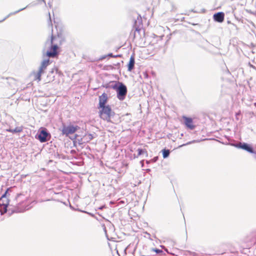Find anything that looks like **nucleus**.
Segmentation results:
<instances>
[{
    "label": "nucleus",
    "mask_w": 256,
    "mask_h": 256,
    "mask_svg": "<svg viewBox=\"0 0 256 256\" xmlns=\"http://www.w3.org/2000/svg\"><path fill=\"white\" fill-rule=\"evenodd\" d=\"M255 105L256 106V103H255Z\"/></svg>",
    "instance_id": "31"
},
{
    "label": "nucleus",
    "mask_w": 256,
    "mask_h": 256,
    "mask_svg": "<svg viewBox=\"0 0 256 256\" xmlns=\"http://www.w3.org/2000/svg\"><path fill=\"white\" fill-rule=\"evenodd\" d=\"M108 56H110V57L116 58L118 56H120V55L113 56L112 54L110 53L108 54Z\"/></svg>",
    "instance_id": "24"
},
{
    "label": "nucleus",
    "mask_w": 256,
    "mask_h": 256,
    "mask_svg": "<svg viewBox=\"0 0 256 256\" xmlns=\"http://www.w3.org/2000/svg\"><path fill=\"white\" fill-rule=\"evenodd\" d=\"M197 141L196 140H194L192 141H190V142H188L187 143L185 144H183L182 145L180 146H186V145H188V144H193V143H194L196 142Z\"/></svg>",
    "instance_id": "23"
},
{
    "label": "nucleus",
    "mask_w": 256,
    "mask_h": 256,
    "mask_svg": "<svg viewBox=\"0 0 256 256\" xmlns=\"http://www.w3.org/2000/svg\"><path fill=\"white\" fill-rule=\"evenodd\" d=\"M8 190L9 189H8L0 198V205L2 206L0 209V212L2 214L6 213L7 211V207L9 204V200L8 198Z\"/></svg>",
    "instance_id": "5"
},
{
    "label": "nucleus",
    "mask_w": 256,
    "mask_h": 256,
    "mask_svg": "<svg viewBox=\"0 0 256 256\" xmlns=\"http://www.w3.org/2000/svg\"><path fill=\"white\" fill-rule=\"evenodd\" d=\"M26 200V198H24V196L22 194H19L16 198V200L18 202H20L21 201H24Z\"/></svg>",
    "instance_id": "18"
},
{
    "label": "nucleus",
    "mask_w": 256,
    "mask_h": 256,
    "mask_svg": "<svg viewBox=\"0 0 256 256\" xmlns=\"http://www.w3.org/2000/svg\"><path fill=\"white\" fill-rule=\"evenodd\" d=\"M25 8H22L20 10H18V11H16V12H14L13 13H12V14H10L8 16L5 18H4L3 20H0V22H2L4 21L5 20H6L8 17V16H10V14H16L17 12H20V11H21V10H24Z\"/></svg>",
    "instance_id": "19"
},
{
    "label": "nucleus",
    "mask_w": 256,
    "mask_h": 256,
    "mask_svg": "<svg viewBox=\"0 0 256 256\" xmlns=\"http://www.w3.org/2000/svg\"><path fill=\"white\" fill-rule=\"evenodd\" d=\"M93 138H94V136L92 134H85V136H84V138H83V140L84 138H86V142H88L92 140Z\"/></svg>",
    "instance_id": "17"
},
{
    "label": "nucleus",
    "mask_w": 256,
    "mask_h": 256,
    "mask_svg": "<svg viewBox=\"0 0 256 256\" xmlns=\"http://www.w3.org/2000/svg\"><path fill=\"white\" fill-rule=\"evenodd\" d=\"M22 128L21 127H17L16 128L14 129H6V130L7 132H11L12 133H16V132H22Z\"/></svg>",
    "instance_id": "15"
},
{
    "label": "nucleus",
    "mask_w": 256,
    "mask_h": 256,
    "mask_svg": "<svg viewBox=\"0 0 256 256\" xmlns=\"http://www.w3.org/2000/svg\"><path fill=\"white\" fill-rule=\"evenodd\" d=\"M80 129V127L76 124H70L66 126H65V136L69 137L73 141L74 144L76 143L82 144L86 142L85 141H83V138L81 136L75 134Z\"/></svg>",
    "instance_id": "1"
},
{
    "label": "nucleus",
    "mask_w": 256,
    "mask_h": 256,
    "mask_svg": "<svg viewBox=\"0 0 256 256\" xmlns=\"http://www.w3.org/2000/svg\"><path fill=\"white\" fill-rule=\"evenodd\" d=\"M105 208V206H100V208H98V209L100 210H102L104 208Z\"/></svg>",
    "instance_id": "27"
},
{
    "label": "nucleus",
    "mask_w": 256,
    "mask_h": 256,
    "mask_svg": "<svg viewBox=\"0 0 256 256\" xmlns=\"http://www.w3.org/2000/svg\"><path fill=\"white\" fill-rule=\"evenodd\" d=\"M98 114L100 118L107 122H111V119L115 115V112L112 110L110 105H107L104 107L100 108Z\"/></svg>",
    "instance_id": "3"
},
{
    "label": "nucleus",
    "mask_w": 256,
    "mask_h": 256,
    "mask_svg": "<svg viewBox=\"0 0 256 256\" xmlns=\"http://www.w3.org/2000/svg\"><path fill=\"white\" fill-rule=\"evenodd\" d=\"M162 153L164 158H166L169 156L170 150H169L164 149L162 150Z\"/></svg>",
    "instance_id": "16"
},
{
    "label": "nucleus",
    "mask_w": 256,
    "mask_h": 256,
    "mask_svg": "<svg viewBox=\"0 0 256 256\" xmlns=\"http://www.w3.org/2000/svg\"><path fill=\"white\" fill-rule=\"evenodd\" d=\"M158 160V156H155L151 160H149V161H146V163L147 164H148L150 162H156Z\"/></svg>",
    "instance_id": "21"
},
{
    "label": "nucleus",
    "mask_w": 256,
    "mask_h": 256,
    "mask_svg": "<svg viewBox=\"0 0 256 256\" xmlns=\"http://www.w3.org/2000/svg\"><path fill=\"white\" fill-rule=\"evenodd\" d=\"M138 156H140L144 153L147 154V152L145 150H142V148H138Z\"/></svg>",
    "instance_id": "20"
},
{
    "label": "nucleus",
    "mask_w": 256,
    "mask_h": 256,
    "mask_svg": "<svg viewBox=\"0 0 256 256\" xmlns=\"http://www.w3.org/2000/svg\"><path fill=\"white\" fill-rule=\"evenodd\" d=\"M42 71L38 70V72H34L32 73L31 75L33 76L34 80L40 82L41 80V75L42 73Z\"/></svg>",
    "instance_id": "13"
},
{
    "label": "nucleus",
    "mask_w": 256,
    "mask_h": 256,
    "mask_svg": "<svg viewBox=\"0 0 256 256\" xmlns=\"http://www.w3.org/2000/svg\"><path fill=\"white\" fill-rule=\"evenodd\" d=\"M49 60H44L41 64V66L39 68L42 71H44V70L46 68V66L49 64Z\"/></svg>",
    "instance_id": "14"
},
{
    "label": "nucleus",
    "mask_w": 256,
    "mask_h": 256,
    "mask_svg": "<svg viewBox=\"0 0 256 256\" xmlns=\"http://www.w3.org/2000/svg\"><path fill=\"white\" fill-rule=\"evenodd\" d=\"M224 14L223 12H218L214 14V20L217 22H222L224 20Z\"/></svg>",
    "instance_id": "11"
},
{
    "label": "nucleus",
    "mask_w": 256,
    "mask_h": 256,
    "mask_svg": "<svg viewBox=\"0 0 256 256\" xmlns=\"http://www.w3.org/2000/svg\"><path fill=\"white\" fill-rule=\"evenodd\" d=\"M135 64V59L134 55L131 56L130 61L128 64V70L129 72H131L134 68Z\"/></svg>",
    "instance_id": "12"
},
{
    "label": "nucleus",
    "mask_w": 256,
    "mask_h": 256,
    "mask_svg": "<svg viewBox=\"0 0 256 256\" xmlns=\"http://www.w3.org/2000/svg\"><path fill=\"white\" fill-rule=\"evenodd\" d=\"M183 119L184 120V124L187 128L191 130L195 128V126L193 124V120L192 118L183 116Z\"/></svg>",
    "instance_id": "10"
},
{
    "label": "nucleus",
    "mask_w": 256,
    "mask_h": 256,
    "mask_svg": "<svg viewBox=\"0 0 256 256\" xmlns=\"http://www.w3.org/2000/svg\"><path fill=\"white\" fill-rule=\"evenodd\" d=\"M230 145L236 148L244 150L250 154L254 153V148L250 144L246 142H238L236 144H231Z\"/></svg>",
    "instance_id": "6"
},
{
    "label": "nucleus",
    "mask_w": 256,
    "mask_h": 256,
    "mask_svg": "<svg viewBox=\"0 0 256 256\" xmlns=\"http://www.w3.org/2000/svg\"><path fill=\"white\" fill-rule=\"evenodd\" d=\"M240 112H238L236 113V118L237 120H238V115H240Z\"/></svg>",
    "instance_id": "25"
},
{
    "label": "nucleus",
    "mask_w": 256,
    "mask_h": 256,
    "mask_svg": "<svg viewBox=\"0 0 256 256\" xmlns=\"http://www.w3.org/2000/svg\"><path fill=\"white\" fill-rule=\"evenodd\" d=\"M55 38L52 36L50 40L45 44V49L46 50V55L49 58H54L58 54V46L54 43Z\"/></svg>",
    "instance_id": "2"
},
{
    "label": "nucleus",
    "mask_w": 256,
    "mask_h": 256,
    "mask_svg": "<svg viewBox=\"0 0 256 256\" xmlns=\"http://www.w3.org/2000/svg\"><path fill=\"white\" fill-rule=\"evenodd\" d=\"M108 100V97L107 94L106 93H103L101 96H99L98 97V100H99V104H98V108H101L102 107H104L105 106H106V103L107 102Z\"/></svg>",
    "instance_id": "7"
},
{
    "label": "nucleus",
    "mask_w": 256,
    "mask_h": 256,
    "mask_svg": "<svg viewBox=\"0 0 256 256\" xmlns=\"http://www.w3.org/2000/svg\"><path fill=\"white\" fill-rule=\"evenodd\" d=\"M152 250L156 252V254H160L163 252V251L162 250L158 248H152Z\"/></svg>",
    "instance_id": "22"
},
{
    "label": "nucleus",
    "mask_w": 256,
    "mask_h": 256,
    "mask_svg": "<svg viewBox=\"0 0 256 256\" xmlns=\"http://www.w3.org/2000/svg\"><path fill=\"white\" fill-rule=\"evenodd\" d=\"M48 135V134L46 130V129H43L40 132L38 136V140L42 142H45L47 140V137Z\"/></svg>",
    "instance_id": "9"
},
{
    "label": "nucleus",
    "mask_w": 256,
    "mask_h": 256,
    "mask_svg": "<svg viewBox=\"0 0 256 256\" xmlns=\"http://www.w3.org/2000/svg\"><path fill=\"white\" fill-rule=\"evenodd\" d=\"M142 18L140 16H138L137 20H134V28H135L136 32L140 33V32L142 30Z\"/></svg>",
    "instance_id": "8"
},
{
    "label": "nucleus",
    "mask_w": 256,
    "mask_h": 256,
    "mask_svg": "<svg viewBox=\"0 0 256 256\" xmlns=\"http://www.w3.org/2000/svg\"><path fill=\"white\" fill-rule=\"evenodd\" d=\"M142 256H144V255H142Z\"/></svg>",
    "instance_id": "30"
},
{
    "label": "nucleus",
    "mask_w": 256,
    "mask_h": 256,
    "mask_svg": "<svg viewBox=\"0 0 256 256\" xmlns=\"http://www.w3.org/2000/svg\"><path fill=\"white\" fill-rule=\"evenodd\" d=\"M24 210H17L16 211L18 212H23Z\"/></svg>",
    "instance_id": "28"
},
{
    "label": "nucleus",
    "mask_w": 256,
    "mask_h": 256,
    "mask_svg": "<svg viewBox=\"0 0 256 256\" xmlns=\"http://www.w3.org/2000/svg\"><path fill=\"white\" fill-rule=\"evenodd\" d=\"M62 132L63 134H64V128H62Z\"/></svg>",
    "instance_id": "29"
},
{
    "label": "nucleus",
    "mask_w": 256,
    "mask_h": 256,
    "mask_svg": "<svg viewBox=\"0 0 256 256\" xmlns=\"http://www.w3.org/2000/svg\"><path fill=\"white\" fill-rule=\"evenodd\" d=\"M252 154H254V158L256 159V152L254 150V153H252Z\"/></svg>",
    "instance_id": "26"
},
{
    "label": "nucleus",
    "mask_w": 256,
    "mask_h": 256,
    "mask_svg": "<svg viewBox=\"0 0 256 256\" xmlns=\"http://www.w3.org/2000/svg\"><path fill=\"white\" fill-rule=\"evenodd\" d=\"M111 88L115 90L117 93V98L120 100H123L127 94L126 86L121 82H116Z\"/></svg>",
    "instance_id": "4"
}]
</instances>
